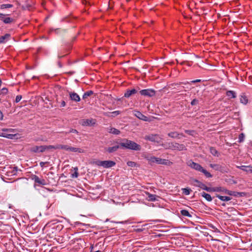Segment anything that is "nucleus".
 Instances as JSON below:
<instances>
[{
  "label": "nucleus",
  "mask_w": 252,
  "mask_h": 252,
  "mask_svg": "<svg viewBox=\"0 0 252 252\" xmlns=\"http://www.w3.org/2000/svg\"><path fill=\"white\" fill-rule=\"evenodd\" d=\"M120 145L122 148L136 151H140L141 149V146L139 144L127 139H123L122 141L120 143Z\"/></svg>",
  "instance_id": "1"
},
{
  "label": "nucleus",
  "mask_w": 252,
  "mask_h": 252,
  "mask_svg": "<svg viewBox=\"0 0 252 252\" xmlns=\"http://www.w3.org/2000/svg\"><path fill=\"white\" fill-rule=\"evenodd\" d=\"M187 164L191 168L203 173L207 178L212 177V175L206 169H204L199 164L194 162L191 160L189 161Z\"/></svg>",
  "instance_id": "2"
},
{
  "label": "nucleus",
  "mask_w": 252,
  "mask_h": 252,
  "mask_svg": "<svg viewBox=\"0 0 252 252\" xmlns=\"http://www.w3.org/2000/svg\"><path fill=\"white\" fill-rule=\"evenodd\" d=\"M164 147L166 149H171L172 150H177L179 151L187 150L185 145L176 142L166 143L164 144Z\"/></svg>",
  "instance_id": "3"
},
{
  "label": "nucleus",
  "mask_w": 252,
  "mask_h": 252,
  "mask_svg": "<svg viewBox=\"0 0 252 252\" xmlns=\"http://www.w3.org/2000/svg\"><path fill=\"white\" fill-rule=\"evenodd\" d=\"M191 183L195 187H199L208 192H213L214 190H219V189H214V187H208L204 184L195 179H191Z\"/></svg>",
  "instance_id": "4"
},
{
  "label": "nucleus",
  "mask_w": 252,
  "mask_h": 252,
  "mask_svg": "<svg viewBox=\"0 0 252 252\" xmlns=\"http://www.w3.org/2000/svg\"><path fill=\"white\" fill-rule=\"evenodd\" d=\"M144 139L151 142L159 143L160 140V138L157 134H150L145 135Z\"/></svg>",
  "instance_id": "5"
},
{
  "label": "nucleus",
  "mask_w": 252,
  "mask_h": 252,
  "mask_svg": "<svg viewBox=\"0 0 252 252\" xmlns=\"http://www.w3.org/2000/svg\"><path fill=\"white\" fill-rule=\"evenodd\" d=\"M140 94L142 95L152 97L155 95L156 92L153 89H144L140 91Z\"/></svg>",
  "instance_id": "6"
},
{
  "label": "nucleus",
  "mask_w": 252,
  "mask_h": 252,
  "mask_svg": "<svg viewBox=\"0 0 252 252\" xmlns=\"http://www.w3.org/2000/svg\"><path fill=\"white\" fill-rule=\"evenodd\" d=\"M214 189H218L219 190H214L213 192H224L229 195L237 196L236 193L235 192V191L229 190L223 187H214Z\"/></svg>",
  "instance_id": "7"
},
{
  "label": "nucleus",
  "mask_w": 252,
  "mask_h": 252,
  "mask_svg": "<svg viewBox=\"0 0 252 252\" xmlns=\"http://www.w3.org/2000/svg\"><path fill=\"white\" fill-rule=\"evenodd\" d=\"M31 178L33 180L35 183L39 185H46L47 183L46 181L43 179H40L37 176L33 175L32 176Z\"/></svg>",
  "instance_id": "8"
},
{
  "label": "nucleus",
  "mask_w": 252,
  "mask_h": 252,
  "mask_svg": "<svg viewBox=\"0 0 252 252\" xmlns=\"http://www.w3.org/2000/svg\"><path fill=\"white\" fill-rule=\"evenodd\" d=\"M210 166L216 171H219L222 173L227 172L225 168L218 164H210Z\"/></svg>",
  "instance_id": "9"
},
{
  "label": "nucleus",
  "mask_w": 252,
  "mask_h": 252,
  "mask_svg": "<svg viewBox=\"0 0 252 252\" xmlns=\"http://www.w3.org/2000/svg\"><path fill=\"white\" fill-rule=\"evenodd\" d=\"M134 116L138 118L139 119L143 120L144 121L147 122L149 121V118L143 115L139 111H135Z\"/></svg>",
  "instance_id": "10"
},
{
  "label": "nucleus",
  "mask_w": 252,
  "mask_h": 252,
  "mask_svg": "<svg viewBox=\"0 0 252 252\" xmlns=\"http://www.w3.org/2000/svg\"><path fill=\"white\" fill-rule=\"evenodd\" d=\"M116 165V162L112 160L102 161V166L104 168H110Z\"/></svg>",
  "instance_id": "11"
},
{
  "label": "nucleus",
  "mask_w": 252,
  "mask_h": 252,
  "mask_svg": "<svg viewBox=\"0 0 252 252\" xmlns=\"http://www.w3.org/2000/svg\"><path fill=\"white\" fill-rule=\"evenodd\" d=\"M34 3V0H27L25 5L22 6V8L23 9L30 10Z\"/></svg>",
  "instance_id": "12"
},
{
  "label": "nucleus",
  "mask_w": 252,
  "mask_h": 252,
  "mask_svg": "<svg viewBox=\"0 0 252 252\" xmlns=\"http://www.w3.org/2000/svg\"><path fill=\"white\" fill-rule=\"evenodd\" d=\"M69 97L70 99L75 102H79L80 101L79 95L75 92H69Z\"/></svg>",
  "instance_id": "13"
},
{
  "label": "nucleus",
  "mask_w": 252,
  "mask_h": 252,
  "mask_svg": "<svg viewBox=\"0 0 252 252\" xmlns=\"http://www.w3.org/2000/svg\"><path fill=\"white\" fill-rule=\"evenodd\" d=\"M30 151L33 153H43L44 152V145L34 146L31 148Z\"/></svg>",
  "instance_id": "14"
},
{
  "label": "nucleus",
  "mask_w": 252,
  "mask_h": 252,
  "mask_svg": "<svg viewBox=\"0 0 252 252\" xmlns=\"http://www.w3.org/2000/svg\"><path fill=\"white\" fill-rule=\"evenodd\" d=\"M157 163L159 164H163L166 165H170L172 164V162L166 159H162L161 158H158Z\"/></svg>",
  "instance_id": "15"
},
{
  "label": "nucleus",
  "mask_w": 252,
  "mask_h": 252,
  "mask_svg": "<svg viewBox=\"0 0 252 252\" xmlns=\"http://www.w3.org/2000/svg\"><path fill=\"white\" fill-rule=\"evenodd\" d=\"M81 124L83 126H92L95 124V122L93 119L82 120Z\"/></svg>",
  "instance_id": "16"
},
{
  "label": "nucleus",
  "mask_w": 252,
  "mask_h": 252,
  "mask_svg": "<svg viewBox=\"0 0 252 252\" xmlns=\"http://www.w3.org/2000/svg\"><path fill=\"white\" fill-rule=\"evenodd\" d=\"M147 198L148 201H158L159 198H160V197L158 195H157L156 194H152L149 192L147 193Z\"/></svg>",
  "instance_id": "17"
},
{
  "label": "nucleus",
  "mask_w": 252,
  "mask_h": 252,
  "mask_svg": "<svg viewBox=\"0 0 252 252\" xmlns=\"http://www.w3.org/2000/svg\"><path fill=\"white\" fill-rule=\"evenodd\" d=\"M237 168L242 170L248 173H252V166L242 165V166H237Z\"/></svg>",
  "instance_id": "18"
},
{
  "label": "nucleus",
  "mask_w": 252,
  "mask_h": 252,
  "mask_svg": "<svg viewBox=\"0 0 252 252\" xmlns=\"http://www.w3.org/2000/svg\"><path fill=\"white\" fill-rule=\"evenodd\" d=\"M122 148V147L120 145V143L119 144L114 146L113 147H109L106 149V151H107L109 153H114L118 150L119 148Z\"/></svg>",
  "instance_id": "19"
},
{
  "label": "nucleus",
  "mask_w": 252,
  "mask_h": 252,
  "mask_svg": "<svg viewBox=\"0 0 252 252\" xmlns=\"http://www.w3.org/2000/svg\"><path fill=\"white\" fill-rule=\"evenodd\" d=\"M137 93V91L135 89H133L132 90H127L125 93L124 96L128 98L132 95L134 94Z\"/></svg>",
  "instance_id": "20"
},
{
  "label": "nucleus",
  "mask_w": 252,
  "mask_h": 252,
  "mask_svg": "<svg viewBox=\"0 0 252 252\" xmlns=\"http://www.w3.org/2000/svg\"><path fill=\"white\" fill-rule=\"evenodd\" d=\"M184 136L183 133H179L176 131L170 132L168 133V136L173 138H180L179 136Z\"/></svg>",
  "instance_id": "21"
},
{
  "label": "nucleus",
  "mask_w": 252,
  "mask_h": 252,
  "mask_svg": "<svg viewBox=\"0 0 252 252\" xmlns=\"http://www.w3.org/2000/svg\"><path fill=\"white\" fill-rule=\"evenodd\" d=\"M145 158L149 161L151 164L154 163H157L158 158H156L154 156H147Z\"/></svg>",
  "instance_id": "22"
},
{
  "label": "nucleus",
  "mask_w": 252,
  "mask_h": 252,
  "mask_svg": "<svg viewBox=\"0 0 252 252\" xmlns=\"http://www.w3.org/2000/svg\"><path fill=\"white\" fill-rule=\"evenodd\" d=\"M10 37V34L9 33H6L3 36L0 37V43H4L7 41Z\"/></svg>",
  "instance_id": "23"
},
{
  "label": "nucleus",
  "mask_w": 252,
  "mask_h": 252,
  "mask_svg": "<svg viewBox=\"0 0 252 252\" xmlns=\"http://www.w3.org/2000/svg\"><path fill=\"white\" fill-rule=\"evenodd\" d=\"M240 101L241 103L246 104L248 102V99L244 94H243L240 96Z\"/></svg>",
  "instance_id": "24"
},
{
  "label": "nucleus",
  "mask_w": 252,
  "mask_h": 252,
  "mask_svg": "<svg viewBox=\"0 0 252 252\" xmlns=\"http://www.w3.org/2000/svg\"><path fill=\"white\" fill-rule=\"evenodd\" d=\"M76 242H78V244L81 245V243L84 242V241L81 238H74L72 239L69 242V244L70 245H73Z\"/></svg>",
  "instance_id": "25"
},
{
  "label": "nucleus",
  "mask_w": 252,
  "mask_h": 252,
  "mask_svg": "<svg viewBox=\"0 0 252 252\" xmlns=\"http://www.w3.org/2000/svg\"><path fill=\"white\" fill-rule=\"evenodd\" d=\"M210 152L211 153V154L214 156L219 157L220 156V154L219 153L218 151L215 148L213 147H211L210 148Z\"/></svg>",
  "instance_id": "26"
},
{
  "label": "nucleus",
  "mask_w": 252,
  "mask_h": 252,
  "mask_svg": "<svg viewBox=\"0 0 252 252\" xmlns=\"http://www.w3.org/2000/svg\"><path fill=\"white\" fill-rule=\"evenodd\" d=\"M201 195L202 197L205 198L208 201H211L212 200V198L211 196L205 192H203L201 193Z\"/></svg>",
  "instance_id": "27"
},
{
  "label": "nucleus",
  "mask_w": 252,
  "mask_h": 252,
  "mask_svg": "<svg viewBox=\"0 0 252 252\" xmlns=\"http://www.w3.org/2000/svg\"><path fill=\"white\" fill-rule=\"evenodd\" d=\"M226 94L227 96L230 98H234L236 97V93L233 91H228L226 93Z\"/></svg>",
  "instance_id": "28"
},
{
  "label": "nucleus",
  "mask_w": 252,
  "mask_h": 252,
  "mask_svg": "<svg viewBox=\"0 0 252 252\" xmlns=\"http://www.w3.org/2000/svg\"><path fill=\"white\" fill-rule=\"evenodd\" d=\"M216 197L223 201H228L231 200V198L229 196H223L219 194H216Z\"/></svg>",
  "instance_id": "29"
},
{
  "label": "nucleus",
  "mask_w": 252,
  "mask_h": 252,
  "mask_svg": "<svg viewBox=\"0 0 252 252\" xmlns=\"http://www.w3.org/2000/svg\"><path fill=\"white\" fill-rule=\"evenodd\" d=\"M69 151L73 152H78L79 153L84 152L83 150H82L81 149L72 147H69Z\"/></svg>",
  "instance_id": "30"
},
{
  "label": "nucleus",
  "mask_w": 252,
  "mask_h": 252,
  "mask_svg": "<svg viewBox=\"0 0 252 252\" xmlns=\"http://www.w3.org/2000/svg\"><path fill=\"white\" fill-rule=\"evenodd\" d=\"M181 214L182 215L188 217L189 218H191L192 215L186 210H182L181 211Z\"/></svg>",
  "instance_id": "31"
},
{
  "label": "nucleus",
  "mask_w": 252,
  "mask_h": 252,
  "mask_svg": "<svg viewBox=\"0 0 252 252\" xmlns=\"http://www.w3.org/2000/svg\"><path fill=\"white\" fill-rule=\"evenodd\" d=\"M109 132L116 135H118L120 133V131L115 128H111L109 131Z\"/></svg>",
  "instance_id": "32"
},
{
  "label": "nucleus",
  "mask_w": 252,
  "mask_h": 252,
  "mask_svg": "<svg viewBox=\"0 0 252 252\" xmlns=\"http://www.w3.org/2000/svg\"><path fill=\"white\" fill-rule=\"evenodd\" d=\"M44 151L46 150H51V149H58V145L55 146L53 145H44Z\"/></svg>",
  "instance_id": "33"
},
{
  "label": "nucleus",
  "mask_w": 252,
  "mask_h": 252,
  "mask_svg": "<svg viewBox=\"0 0 252 252\" xmlns=\"http://www.w3.org/2000/svg\"><path fill=\"white\" fill-rule=\"evenodd\" d=\"M94 94V92L92 91H87V92H86L83 95V99H86V98H87L88 96H91L92 94Z\"/></svg>",
  "instance_id": "34"
},
{
  "label": "nucleus",
  "mask_w": 252,
  "mask_h": 252,
  "mask_svg": "<svg viewBox=\"0 0 252 252\" xmlns=\"http://www.w3.org/2000/svg\"><path fill=\"white\" fill-rule=\"evenodd\" d=\"M13 129H11V128H9V129H2V131H4V137L5 138H7V136H6V135H9V134L12 132L13 131Z\"/></svg>",
  "instance_id": "35"
},
{
  "label": "nucleus",
  "mask_w": 252,
  "mask_h": 252,
  "mask_svg": "<svg viewBox=\"0 0 252 252\" xmlns=\"http://www.w3.org/2000/svg\"><path fill=\"white\" fill-rule=\"evenodd\" d=\"M69 146L65 145L58 144V149H63L66 151H69Z\"/></svg>",
  "instance_id": "36"
},
{
  "label": "nucleus",
  "mask_w": 252,
  "mask_h": 252,
  "mask_svg": "<svg viewBox=\"0 0 252 252\" xmlns=\"http://www.w3.org/2000/svg\"><path fill=\"white\" fill-rule=\"evenodd\" d=\"M92 164H95L99 166H102V161L99 160H94L92 161L91 162Z\"/></svg>",
  "instance_id": "37"
},
{
  "label": "nucleus",
  "mask_w": 252,
  "mask_h": 252,
  "mask_svg": "<svg viewBox=\"0 0 252 252\" xmlns=\"http://www.w3.org/2000/svg\"><path fill=\"white\" fill-rule=\"evenodd\" d=\"M13 7L11 4H2L0 5V9L10 8Z\"/></svg>",
  "instance_id": "38"
},
{
  "label": "nucleus",
  "mask_w": 252,
  "mask_h": 252,
  "mask_svg": "<svg viewBox=\"0 0 252 252\" xmlns=\"http://www.w3.org/2000/svg\"><path fill=\"white\" fill-rule=\"evenodd\" d=\"M183 193H184L185 195H189L190 193V191H191V189L189 188H184L182 189Z\"/></svg>",
  "instance_id": "39"
},
{
  "label": "nucleus",
  "mask_w": 252,
  "mask_h": 252,
  "mask_svg": "<svg viewBox=\"0 0 252 252\" xmlns=\"http://www.w3.org/2000/svg\"><path fill=\"white\" fill-rule=\"evenodd\" d=\"M13 21V19L10 17H6L3 19V22L5 24H10Z\"/></svg>",
  "instance_id": "40"
},
{
  "label": "nucleus",
  "mask_w": 252,
  "mask_h": 252,
  "mask_svg": "<svg viewBox=\"0 0 252 252\" xmlns=\"http://www.w3.org/2000/svg\"><path fill=\"white\" fill-rule=\"evenodd\" d=\"M244 138H245V134L243 133H241L239 134V140H238V142L239 143H242L244 141Z\"/></svg>",
  "instance_id": "41"
},
{
  "label": "nucleus",
  "mask_w": 252,
  "mask_h": 252,
  "mask_svg": "<svg viewBox=\"0 0 252 252\" xmlns=\"http://www.w3.org/2000/svg\"><path fill=\"white\" fill-rule=\"evenodd\" d=\"M6 136H7V138L8 139H14L17 138V134L9 133V135H6Z\"/></svg>",
  "instance_id": "42"
},
{
  "label": "nucleus",
  "mask_w": 252,
  "mask_h": 252,
  "mask_svg": "<svg viewBox=\"0 0 252 252\" xmlns=\"http://www.w3.org/2000/svg\"><path fill=\"white\" fill-rule=\"evenodd\" d=\"M127 165L128 166L133 167H135L136 166V163L134 162V161H128V162H127Z\"/></svg>",
  "instance_id": "43"
},
{
  "label": "nucleus",
  "mask_w": 252,
  "mask_h": 252,
  "mask_svg": "<svg viewBox=\"0 0 252 252\" xmlns=\"http://www.w3.org/2000/svg\"><path fill=\"white\" fill-rule=\"evenodd\" d=\"M73 133L77 134L78 133V132L75 129L70 128V130H69V131L65 132V134H68V133Z\"/></svg>",
  "instance_id": "44"
},
{
  "label": "nucleus",
  "mask_w": 252,
  "mask_h": 252,
  "mask_svg": "<svg viewBox=\"0 0 252 252\" xmlns=\"http://www.w3.org/2000/svg\"><path fill=\"white\" fill-rule=\"evenodd\" d=\"M120 113H121V111H113L111 113V114H112V115H111L112 117H115V116L119 115Z\"/></svg>",
  "instance_id": "45"
},
{
  "label": "nucleus",
  "mask_w": 252,
  "mask_h": 252,
  "mask_svg": "<svg viewBox=\"0 0 252 252\" xmlns=\"http://www.w3.org/2000/svg\"><path fill=\"white\" fill-rule=\"evenodd\" d=\"M8 93V89L6 88H3L1 90V94H6Z\"/></svg>",
  "instance_id": "46"
},
{
  "label": "nucleus",
  "mask_w": 252,
  "mask_h": 252,
  "mask_svg": "<svg viewBox=\"0 0 252 252\" xmlns=\"http://www.w3.org/2000/svg\"><path fill=\"white\" fill-rule=\"evenodd\" d=\"M185 132L190 135H193L194 133V131L192 130H185Z\"/></svg>",
  "instance_id": "47"
},
{
  "label": "nucleus",
  "mask_w": 252,
  "mask_h": 252,
  "mask_svg": "<svg viewBox=\"0 0 252 252\" xmlns=\"http://www.w3.org/2000/svg\"><path fill=\"white\" fill-rule=\"evenodd\" d=\"M198 100L197 99H194L191 101L190 104L192 106H193V105H196L197 104H198Z\"/></svg>",
  "instance_id": "48"
},
{
  "label": "nucleus",
  "mask_w": 252,
  "mask_h": 252,
  "mask_svg": "<svg viewBox=\"0 0 252 252\" xmlns=\"http://www.w3.org/2000/svg\"><path fill=\"white\" fill-rule=\"evenodd\" d=\"M22 96L21 95H17L15 99V102L16 103L19 102L22 99Z\"/></svg>",
  "instance_id": "49"
},
{
  "label": "nucleus",
  "mask_w": 252,
  "mask_h": 252,
  "mask_svg": "<svg viewBox=\"0 0 252 252\" xmlns=\"http://www.w3.org/2000/svg\"><path fill=\"white\" fill-rule=\"evenodd\" d=\"M113 222L117 223H122V224H126L129 222V221L128 220H125V221H113Z\"/></svg>",
  "instance_id": "50"
},
{
  "label": "nucleus",
  "mask_w": 252,
  "mask_h": 252,
  "mask_svg": "<svg viewBox=\"0 0 252 252\" xmlns=\"http://www.w3.org/2000/svg\"><path fill=\"white\" fill-rule=\"evenodd\" d=\"M78 171H75V172L72 174V178H77L78 177Z\"/></svg>",
  "instance_id": "51"
},
{
  "label": "nucleus",
  "mask_w": 252,
  "mask_h": 252,
  "mask_svg": "<svg viewBox=\"0 0 252 252\" xmlns=\"http://www.w3.org/2000/svg\"><path fill=\"white\" fill-rule=\"evenodd\" d=\"M235 192L236 193L237 196H243L245 194L244 192H239L237 191H235Z\"/></svg>",
  "instance_id": "52"
},
{
  "label": "nucleus",
  "mask_w": 252,
  "mask_h": 252,
  "mask_svg": "<svg viewBox=\"0 0 252 252\" xmlns=\"http://www.w3.org/2000/svg\"><path fill=\"white\" fill-rule=\"evenodd\" d=\"M48 163V162H43V161H41L40 162L39 164L40 165V166L41 167H44V166L46 164H47Z\"/></svg>",
  "instance_id": "53"
},
{
  "label": "nucleus",
  "mask_w": 252,
  "mask_h": 252,
  "mask_svg": "<svg viewBox=\"0 0 252 252\" xmlns=\"http://www.w3.org/2000/svg\"><path fill=\"white\" fill-rule=\"evenodd\" d=\"M4 16H5V15H4V14H3L1 13V15L0 16V19L1 20H2L3 22V19H4V18H5L4 17Z\"/></svg>",
  "instance_id": "54"
},
{
  "label": "nucleus",
  "mask_w": 252,
  "mask_h": 252,
  "mask_svg": "<svg viewBox=\"0 0 252 252\" xmlns=\"http://www.w3.org/2000/svg\"><path fill=\"white\" fill-rule=\"evenodd\" d=\"M4 16H5V15H4V14H3L1 13V15L0 16V19L1 20H2L3 22V19H4V18H5L4 17Z\"/></svg>",
  "instance_id": "55"
},
{
  "label": "nucleus",
  "mask_w": 252,
  "mask_h": 252,
  "mask_svg": "<svg viewBox=\"0 0 252 252\" xmlns=\"http://www.w3.org/2000/svg\"><path fill=\"white\" fill-rule=\"evenodd\" d=\"M200 81H201V80L197 79V80H195L192 81L191 82L193 83H196V82H200Z\"/></svg>",
  "instance_id": "56"
},
{
  "label": "nucleus",
  "mask_w": 252,
  "mask_h": 252,
  "mask_svg": "<svg viewBox=\"0 0 252 252\" xmlns=\"http://www.w3.org/2000/svg\"><path fill=\"white\" fill-rule=\"evenodd\" d=\"M65 105V102L64 101H62L61 103V107H64Z\"/></svg>",
  "instance_id": "57"
},
{
  "label": "nucleus",
  "mask_w": 252,
  "mask_h": 252,
  "mask_svg": "<svg viewBox=\"0 0 252 252\" xmlns=\"http://www.w3.org/2000/svg\"><path fill=\"white\" fill-rule=\"evenodd\" d=\"M4 131H2V132H0V136L4 137Z\"/></svg>",
  "instance_id": "58"
},
{
  "label": "nucleus",
  "mask_w": 252,
  "mask_h": 252,
  "mask_svg": "<svg viewBox=\"0 0 252 252\" xmlns=\"http://www.w3.org/2000/svg\"><path fill=\"white\" fill-rule=\"evenodd\" d=\"M3 119V114L1 111L0 110V120H2Z\"/></svg>",
  "instance_id": "59"
},
{
  "label": "nucleus",
  "mask_w": 252,
  "mask_h": 252,
  "mask_svg": "<svg viewBox=\"0 0 252 252\" xmlns=\"http://www.w3.org/2000/svg\"><path fill=\"white\" fill-rule=\"evenodd\" d=\"M83 3L84 4H87L88 3V2H87L86 0H84L83 1ZM88 4H89V5H91V4H90V2H88Z\"/></svg>",
  "instance_id": "60"
},
{
  "label": "nucleus",
  "mask_w": 252,
  "mask_h": 252,
  "mask_svg": "<svg viewBox=\"0 0 252 252\" xmlns=\"http://www.w3.org/2000/svg\"><path fill=\"white\" fill-rule=\"evenodd\" d=\"M58 64L60 67H61V68L62 67L63 65L60 62H59L58 63Z\"/></svg>",
  "instance_id": "61"
},
{
  "label": "nucleus",
  "mask_w": 252,
  "mask_h": 252,
  "mask_svg": "<svg viewBox=\"0 0 252 252\" xmlns=\"http://www.w3.org/2000/svg\"><path fill=\"white\" fill-rule=\"evenodd\" d=\"M142 231V229H140V228H139V229H136V232H141Z\"/></svg>",
  "instance_id": "62"
},
{
  "label": "nucleus",
  "mask_w": 252,
  "mask_h": 252,
  "mask_svg": "<svg viewBox=\"0 0 252 252\" xmlns=\"http://www.w3.org/2000/svg\"><path fill=\"white\" fill-rule=\"evenodd\" d=\"M65 56V55H63V56H60V55H59V56H58V58H59V59H61V58H62L63 57H64V56Z\"/></svg>",
  "instance_id": "63"
},
{
  "label": "nucleus",
  "mask_w": 252,
  "mask_h": 252,
  "mask_svg": "<svg viewBox=\"0 0 252 252\" xmlns=\"http://www.w3.org/2000/svg\"><path fill=\"white\" fill-rule=\"evenodd\" d=\"M74 169L75 171H78V168L77 167H75L74 168Z\"/></svg>",
  "instance_id": "64"
}]
</instances>
